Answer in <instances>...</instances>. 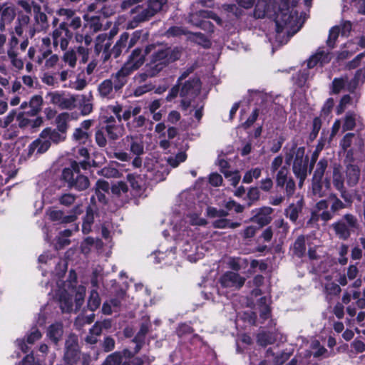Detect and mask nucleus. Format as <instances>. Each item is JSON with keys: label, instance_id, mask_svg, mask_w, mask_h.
Segmentation results:
<instances>
[{"label": "nucleus", "instance_id": "obj_1", "mask_svg": "<svg viewBox=\"0 0 365 365\" xmlns=\"http://www.w3.org/2000/svg\"><path fill=\"white\" fill-rule=\"evenodd\" d=\"M181 51L178 48H166L155 51L150 58V61L145 65V71L139 75L140 81H145L148 78L157 76L170 63L180 59Z\"/></svg>", "mask_w": 365, "mask_h": 365}, {"label": "nucleus", "instance_id": "obj_2", "mask_svg": "<svg viewBox=\"0 0 365 365\" xmlns=\"http://www.w3.org/2000/svg\"><path fill=\"white\" fill-rule=\"evenodd\" d=\"M81 168L87 170L90 168V161L87 159L79 163L73 160L69 167L62 170L60 180L64 187L78 192L84 191L89 187V178L81 173Z\"/></svg>", "mask_w": 365, "mask_h": 365}, {"label": "nucleus", "instance_id": "obj_3", "mask_svg": "<svg viewBox=\"0 0 365 365\" xmlns=\"http://www.w3.org/2000/svg\"><path fill=\"white\" fill-rule=\"evenodd\" d=\"M284 150H285V161L287 165L291 164L294 159L292 170L297 178L299 179L301 186L307 175L308 159L304 156L305 149L304 147L297 148V143L292 142L287 144Z\"/></svg>", "mask_w": 365, "mask_h": 365}, {"label": "nucleus", "instance_id": "obj_4", "mask_svg": "<svg viewBox=\"0 0 365 365\" xmlns=\"http://www.w3.org/2000/svg\"><path fill=\"white\" fill-rule=\"evenodd\" d=\"M277 39L285 36H292L297 33L302 25L298 26V14L289 9L281 10L275 17Z\"/></svg>", "mask_w": 365, "mask_h": 365}, {"label": "nucleus", "instance_id": "obj_5", "mask_svg": "<svg viewBox=\"0 0 365 365\" xmlns=\"http://www.w3.org/2000/svg\"><path fill=\"white\" fill-rule=\"evenodd\" d=\"M81 26V19L79 16H76L68 21L61 23L59 27L53 31V43L57 44L60 42L61 48L66 50L68 48L69 41L73 38V33L68 29V27L76 30Z\"/></svg>", "mask_w": 365, "mask_h": 365}, {"label": "nucleus", "instance_id": "obj_6", "mask_svg": "<svg viewBox=\"0 0 365 365\" xmlns=\"http://www.w3.org/2000/svg\"><path fill=\"white\" fill-rule=\"evenodd\" d=\"M336 235L341 240H347L351 232L357 230L359 224L357 218L351 214H346L343 217L332 224Z\"/></svg>", "mask_w": 365, "mask_h": 365}, {"label": "nucleus", "instance_id": "obj_7", "mask_svg": "<svg viewBox=\"0 0 365 365\" xmlns=\"http://www.w3.org/2000/svg\"><path fill=\"white\" fill-rule=\"evenodd\" d=\"M81 356L78 339L76 335L71 334L65 341L63 360L66 365L76 364Z\"/></svg>", "mask_w": 365, "mask_h": 365}, {"label": "nucleus", "instance_id": "obj_8", "mask_svg": "<svg viewBox=\"0 0 365 365\" xmlns=\"http://www.w3.org/2000/svg\"><path fill=\"white\" fill-rule=\"evenodd\" d=\"M365 78V71L359 70L356 72L354 78L349 81L346 76L334 78L332 81V93L337 94L341 92L345 87L347 91L352 92L356 88L359 82H363Z\"/></svg>", "mask_w": 365, "mask_h": 365}, {"label": "nucleus", "instance_id": "obj_9", "mask_svg": "<svg viewBox=\"0 0 365 365\" xmlns=\"http://www.w3.org/2000/svg\"><path fill=\"white\" fill-rule=\"evenodd\" d=\"M83 212L81 205H75L69 212L68 215H65L63 210H53L48 213L49 219L52 222H58L60 224H68L74 222L78 216Z\"/></svg>", "mask_w": 365, "mask_h": 365}, {"label": "nucleus", "instance_id": "obj_10", "mask_svg": "<svg viewBox=\"0 0 365 365\" xmlns=\"http://www.w3.org/2000/svg\"><path fill=\"white\" fill-rule=\"evenodd\" d=\"M218 282L222 288L240 289L244 285L245 279L237 272L227 271L220 276Z\"/></svg>", "mask_w": 365, "mask_h": 365}, {"label": "nucleus", "instance_id": "obj_11", "mask_svg": "<svg viewBox=\"0 0 365 365\" xmlns=\"http://www.w3.org/2000/svg\"><path fill=\"white\" fill-rule=\"evenodd\" d=\"M150 53V48L147 46L144 51L140 47L135 48L129 55L124 65L128 66L132 71L138 69L145 62V56Z\"/></svg>", "mask_w": 365, "mask_h": 365}, {"label": "nucleus", "instance_id": "obj_12", "mask_svg": "<svg viewBox=\"0 0 365 365\" xmlns=\"http://www.w3.org/2000/svg\"><path fill=\"white\" fill-rule=\"evenodd\" d=\"M91 202L93 205H89L86 207V214L83 217L82 232L85 235L89 234L91 232L95 216L98 215L95 196H91Z\"/></svg>", "mask_w": 365, "mask_h": 365}, {"label": "nucleus", "instance_id": "obj_13", "mask_svg": "<svg viewBox=\"0 0 365 365\" xmlns=\"http://www.w3.org/2000/svg\"><path fill=\"white\" fill-rule=\"evenodd\" d=\"M132 20L130 22L131 27H135L139 24L149 21L153 15L146 6L137 5L131 9Z\"/></svg>", "mask_w": 365, "mask_h": 365}, {"label": "nucleus", "instance_id": "obj_14", "mask_svg": "<svg viewBox=\"0 0 365 365\" xmlns=\"http://www.w3.org/2000/svg\"><path fill=\"white\" fill-rule=\"evenodd\" d=\"M24 113L19 112L16 115L18 126L21 129L29 128L32 132L41 127L43 123V118L37 116L32 119L25 115Z\"/></svg>", "mask_w": 365, "mask_h": 365}, {"label": "nucleus", "instance_id": "obj_15", "mask_svg": "<svg viewBox=\"0 0 365 365\" xmlns=\"http://www.w3.org/2000/svg\"><path fill=\"white\" fill-rule=\"evenodd\" d=\"M332 58L331 53L324 48H319L307 61V67L312 68L319 65L321 66L328 63Z\"/></svg>", "mask_w": 365, "mask_h": 365}, {"label": "nucleus", "instance_id": "obj_16", "mask_svg": "<svg viewBox=\"0 0 365 365\" xmlns=\"http://www.w3.org/2000/svg\"><path fill=\"white\" fill-rule=\"evenodd\" d=\"M341 146L344 150L350 148L348 153L353 154L354 152L361 151L364 146L363 140L357 135L347 133L341 141Z\"/></svg>", "mask_w": 365, "mask_h": 365}, {"label": "nucleus", "instance_id": "obj_17", "mask_svg": "<svg viewBox=\"0 0 365 365\" xmlns=\"http://www.w3.org/2000/svg\"><path fill=\"white\" fill-rule=\"evenodd\" d=\"M133 72L132 68L123 65L115 74H112L110 79L113 81L115 91L118 92L123 88L128 82V76Z\"/></svg>", "mask_w": 365, "mask_h": 365}, {"label": "nucleus", "instance_id": "obj_18", "mask_svg": "<svg viewBox=\"0 0 365 365\" xmlns=\"http://www.w3.org/2000/svg\"><path fill=\"white\" fill-rule=\"evenodd\" d=\"M16 15V8L12 4H0V29H4L6 24L11 23Z\"/></svg>", "mask_w": 365, "mask_h": 365}, {"label": "nucleus", "instance_id": "obj_19", "mask_svg": "<svg viewBox=\"0 0 365 365\" xmlns=\"http://www.w3.org/2000/svg\"><path fill=\"white\" fill-rule=\"evenodd\" d=\"M273 209L270 207H262L255 210V214L252 217V221L263 227L268 225L272 221V214Z\"/></svg>", "mask_w": 365, "mask_h": 365}, {"label": "nucleus", "instance_id": "obj_20", "mask_svg": "<svg viewBox=\"0 0 365 365\" xmlns=\"http://www.w3.org/2000/svg\"><path fill=\"white\" fill-rule=\"evenodd\" d=\"M129 34L123 32L119 37L115 44L112 48L110 55L116 58L120 56L122 53H127L130 48H128Z\"/></svg>", "mask_w": 365, "mask_h": 365}, {"label": "nucleus", "instance_id": "obj_21", "mask_svg": "<svg viewBox=\"0 0 365 365\" xmlns=\"http://www.w3.org/2000/svg\"><path fill=\"white\" fill-rule=\"evenodd\" d=\"M200 80L198 78H190L188 80L182 83L180 86V96L185 98L190 94L195 93V89L200 86Z\"/></svg>", "mask_w": 365, "mask_h": 365}, {"label": "nucleus", "instance_id": "obj_22", "mask_svg": "<svg viewBox=\"0 0 365 365\" xmlns=\"http://www.w3.org/2000/svg\"><path fill=\"white\" fill-rule=\"evenodd\" d=\"M63 334V324L61 322H56L48 327L47 336L55 345H58L61 340Z\"/></svg>", "mask_w": 365, "mask_h": 365}, {"label": "nucleus", "instance_id": "obj_23", "mask_svg": "<svg viewBox=\"0 0 365 365\" xmlns=\"http://www.w3.org/2000/svg\"><path fill=\"white\" fill-rule=\"evenodd\" d=\"M123 141H126L130 147V151L133 155H140L144 153V145L143 142L136 136H127Z\"/></svg>", "mask_w": 365, "mask_h": 365}, {"label": "nucleus", "instance_id": "obj_24", "mask_svg": "<svg viewBox=\"0 0 365 365\" xmlns=\"http://www.w3.org/2000/svg\"><path fill=\"white\" fill-rule=\"evenodd\" d=\"M251 345V336L248 334H242L236 341V349L237 353H246L249 360L251 361V352L246 346Z\"/></svg>", "mask_w": 365, "mask_h": 365}, {"label": "nucleus", "instance_id": "obj_25", "mask_svg": "<svg viewBox=\"0 0 365 365\" xmlns=\"http://www.w3.org/2000/svg\"><path fill=\"white\" fill-rule=\"evenodd\" d=\"M303 207V200H299L296 203L290 204L287 208L285 209V215L292 222H295L298 219L299 213L302 212Z\"/></svg>", "mask_w": 365, "mask_h": 365}, {"label": "nucleus", "instance_id": "obj_26", "mask_svg": "<svg viewBox=\"0 0 365 365\" xmlns=\"http://www.w3.org/2000/svg\"><path fill=\"white\" fill-rule=\"evenodd\" d=\"M346 182L349 186H355L360 178V170L355 165H349L346 170Z\"/></svg>", "mask_w": 365, "mask_h": 365}, {"label": "nucleus", "instance_id": "obj_27", "mask_svg": "<svg viewBox=\"0 0 365 365\" xmlns=\"http://www.w3.org/2000/svg\"><path fill=\"white\" fill-rule=\"evenodd\" d=\"M272 0H258L254 11V16L263 18L269 12Z\"/></svg>", "mask_w": 365, "mask_h": 365}, {"label": "nucleus", "instance_id": "obj_28", "mask_svg": "<svg viewBox=\"0 0 365 365\" xmlns=\"http://www.w3.org/2000/svg\"><path fill=\"white\" fill-rule=\"evenodd\" d=\"M114 86L112 79H106L103 81L98 88L99 94L103 98H111L113 97V91Z\"/></svg>", "mask_w": 365, "mask_h": 365}, {"label": "nucleus", "instance_id": "obj_29", "mask_svg": "<svg viewBox=\"0 0 365 365\" xmlns=\"http://www.w3.org/2000/svg\"><path fill=\"white\" fill-rule=\"evenodd\" d=\"M196 13L192 14L190 16V21L195 24L196 26L207 31L208 32L212 33L214 32V25L212 22L209 21V19H202L199 18L197 16H195Z\"/></svg>", "mask_w": 365, "mask_h": 365}, {"label": "nucleus", "instance_id": "obj_30", "mask_svg": "<svg viewBox=\"0 0 365 365\" xmlns=\"http://www.w3.org/2000/svg\"><path fill=\"white\" fill-rule=\"evenodd\" d=\"M357 123H360L359 115L354 112L346 113L343 124L344 130H353Z\"/></svg>", "mask_w": 365, "mask_h": 365}, {"label": "nucleus", "instance_id": "obj_31", "mask_svg": "<svg viewBox=\"0 0 365 365\" xmlns=\"http://www.w3.org/2000/svg\"><path fill=\"white\" fill-rule=\"evenodd\" d=\"M190 39L205 48H209L212 45L210 39L204 34L200 32H190Z\"/></svg>", "mask_w": 365, "mask_h": 365}, {"label": "nucleus", "instance_id": "obj_32", "mask_svg": "<svg viewBox=\"0 0 365 365\" xmlns=\"http://www.w3.org/2000/svg\"><path fill=\"white\" fill-rule=\"evenodd\" d=\"M270 299L267 297H261L257 303V309H259L260 317L265 320L270 314L269 308Z\"/></svg>", "mask_w": 365, "mask_h": 365}, {"label": "nucleus", "instance_id": "obj_33", "mask_svg": "<svg viewBox=\"0 0 365 365\" xmlns=\"http://www.w3.org/2000/svg\"><path fill=\"white\" fill-rule=\"evenodd\" d=\"M330 188V182L327 180L323 185L321 180H314L312 183V190L314 195L323 197L327 195V191Z\"/></svg>", "mask_w": 365, "mask_h": 365}, {"label": "nucleus", "instance_id": "obj_34", "mask_svg": "<svg viewBox=\"0 0 365 365\" xmlns=\"http://www.w3.org/2000/svg\"><path fill=\"white\" fill-rule=\"evenodd\" d=\"M240 223L237 222H231L230 220L221 217L220 219L216 220L212 222V226L214 228L217 229H225V228H232L235 229L240 226Z\"/></svg>", "mask_w": 365, "mask_h": 365}, {"label": "nucleus", "instance_id": "obj_35", "mask_svg": "<svg viewBox=\"0 0 365 365\" xmlns=\"http://www.w3.org/2000/svg\"><path fill=\"white\" fill-rule=\"evenodd\" d=\"M358 273L359 269L356 265H349L347 269L346 275L341 276L338 279V282L340 285L345 286L347 284V278L349 280L355 279L358 275Z\"/></svg>", "mask_w": 365, "mask_h": 365}, {"label": "nucleus", "instance_id": "obj_36", "mask_svg": "<svg viewBox=\"0 0 365 365\" xmlns=\"http://www.w3.org/2000/svg\"><path fill=\"white\" fill-rule=\"evenodd\" d=\"M101 300L99 296L98 292L96 289H93L91 291L87 307L88 308L92 311H96L101 305Z\"/></svg>", "mask_w": 365, "mask_h": 365}, {"label": "nucleus", "instance_id": "obj_37", "mask_svg": "<svg viewBox=\"0 0 365 365\" xmlns=\"http://www.w3.org/2000/svg\"><path fill=\"white\" fill-rule=\"evenodd\" d=\"M237 326L242 329H246L251 327V312H244L242 314L239 313L236 320Z\"/></svg>", "mask_w": 365, "mask_h": 365}, {"label": "nucleus", "instance_id": "obj_38", "mask_svg": "<svg viewBox=\"0 0 365 365\" xmlns=\"http://www.w3.org/2000/svg\"><path fill=\"white\" fill-rule=\"evenodd\" d=\"M168 0H148L146 7L153 16L162 10L163 6L166 4Z\"/></svg>", "mask_w": 365, "mask_h": 365}, {"label": "nucleus", "instance_id": "obj_39", "mask_svg": "<svg viewBox=\"0 0 365 365\" xmlns=\"http://www.w3.org/2000/svg\"><path fill=\"white\" fill-rule=\"evenodd\" d=\"M69 115L67 113H60L56 118L57 129L59 132L64 133L68 128V120Z\"/></svg>", "mask_w": 365, "mask_h": 365}, {"label": "nucleus", "instance_id": "obj_40", "mask_svg": "<svg viewBox=\"0 0 365 365\" xmlns=\"http://www.w3.org/2000/svg\"><path fill=\"white\" fill-rule=\"evenodd\" d=\"M328 166V160L327 159H321L317 164L316 170L314 173V180H322L324 172Z\"/></svg>", "mask_w": 365, "mask_h": 365}, {"label": "nucleus", "instance_id": "obj_41", "mask_svg": "<svg viewBox=\"0 0 365 365\" xmlns=\"http://www.w3.org/2000/svg\"><path fill=\"white\" fill-rule=\"evenodd\" d=\"M199 18L209 19L214 20L218 25H222V20L221 18L212 11L200 10L196 11V15Z\"/></svg>", "mask_w": 365, "mask_h": 365}, {"label": "nucleus", "instance_id": "obj_42", "mask_svg": "<svg viewBox=\"0 0 365 365\" xmlns=\"http://www.w3.org/2000/svg\"><path fill=\"white\" fill-rule=\"evenodd\" d=\"M89 27V29L93 32H97L101 29L102 24L100 18L96 16H91L89 19H86V23L84 25V29Z\"/></svg>", "mask_w": 365, "mask_h": 365}, {"label": "nucleus", "instance_id": "obj_43", "mask_svg": "<svg viewBox=\"0 0 365 365\" xmlns=\"http://www.w3.org/2000/svg\"><path fill=\"white\" fill-rule=\"evenodd\" d=\"M333 184L337 190H341L344 186V177L338 167L333 169Z\"/></svg>", "mask_w": 365, "mask_h": 365}, {"label": "nucleus", "instance_id": "obj_44", "mask_svg": "<svg viewBox=\"0 0 365 365\" xmlns=\"http://www.w3.org/2000/svg\"><path fill=\"white\" fill-rule=\"evenodd\" d=\"M257 343L262 346L273 344L275 338L272 333L262 332L257 335Z\"/></svg>", "mask_w": 365, "mask_h": 365}, {"label": "nucleus", "instance_id": "obj_45", "mask_svg": "<svg viewBox=\"0 0 365 365\" xmlns=\"http://www.w3.org/2000/svg\"><path fill=\"white\" fill-rule=\"evenodd\" d=\"M306 250L305 239L304 236H299L294 244V252L298 257L304 255Z\"/></svg>", "mask_w": 365, "mask_h": 365}, {"label": "nucleus", "instance_id": "obj_46", "mask_svg": "<svg viewBox=\"0 0 365 365\" xmlns=\"http://www.w3.org/2000/svg\"><path fill=\"white\" fill-rule=\"evenodd\" d=\"M60 307L63 312L70 313L73 309L71 299L66 294H61L59 298Z\"/></svg>", "mask_w": 365, "mask_h": 365}, {"label": "nucleus", "instance_id": "obj_47", "mask_svg": "<svg viewBox=\"0 0 365 365\" xmlns=\"http://www.w3.org/2000/svg\"><path fill=\"white\" fill-rule=\"evenodd\" d=\"M340 27L338 26L332 27L329 31V34L327 43L330 49L334 47L335 42L340 34Z\"/></svg>", "mask_w": 365, "mask_h": 365}, {"label": "nucleus", "instance_id": "obj_48", "mask_svg": "<svg viewBox=\"0 0 365 365\" xmlns=\"http://www.w3.org/2000/svg\"><path fill=\"white\" fill-rule=\"evenodd\" d=\"M89 134L87 131L82 130V128H77L73 133V138L80 143H86L89 138Z\"/></svg>", "mask_w": 365, "mask_h": 365}, {"label": "nucleus", "instance_id": "obj_49", "mask_svg": "<svg viewBox=\"0 0 365 365\" xmlns=\"http://www.w3.org/2000/svg\"><path fill=\"white\" fill-rule=\"evenodd\" d=\"M7 55L15 68L19 70L24 68V61L21 58H17V53L13 48H10L7 51Z\"/></svg>", "mask_w": 365, "mask_h": 365}, {"label": "nucleus", "instance_id": "obj_50", "mask_svg": "<svg viewBox=\"0 0 365 365\" xmlns=\"http://www.w3.org/2000/svg\"><path fill=\"white\" fill-rule=\"evenodd\" d=\"M207 216L210 218L215 217H225L229 215L227 210L220 209L217 210L214 207H207L206 210Z\"/></svg>", "mask_w": 365, "mask_h": 365}, {"label": "nucleus", "instance_id": "obj_51", "mask_svg": "<svg viewBox=\"0 0 365 365\" xmlns=\"http://www.w3.org/2000/svg\"><path fill=\"white\" fill-rule=\"evenodd\" d=\"M127 180L133 190L138 193L141 192L142 187L140 182L139 176H135L133 174H128L127 175Z\"/></svg>", "mask_w": 365, "mask_h": 365}, {"label": "nucleus", "instance_id": "obj_52", "mask_svg": "<svg viewBox=\"0 0 365 365\" xmlns=\"http://www.w3.org/2000/svg\"><path fill=\"white\" fill-rule=\"evenodd\" d=\"M289 173V169L286 166H283L279 170L277 175V185L279 187H283L287 180V175Z\"/></svg>", "mask_w": 365, "mask_h": 365}, {"label": "nucleus", "instance_id": "obj_53", "mask_svg": "<svg viewBox=\"0 0 365 365\" xmlns=\"http://www.w3.org/2000/svg\"><path fill=\"white\" fill-rule=\"evenodd\" d=\"M42 336L41 332L36 327H32L30 333L26 335V342L29 344H33L36 341L40 339Z\"/></svg>", "mask_w": 365, "mask_h": 365}, {"label": "nucleus", "instance_id": "obj_54", "mask_svg": "<svg viewBox=\"0 0 365 365\" xmlns=\"http://www.w3.org/2000/svg\"><path fill=\"white\" fill-rule=\"evenodd\" d=\"M76 199V196L71 193H64L58 198V202L61 205L64 206H71L73 205Z\"/></svg>", "mask_w": 365, "mask_h": 365}, {"label": "nucleus", "instance_id": "obj_55", "mask_svg": "<svg viewBox=\"0 0 365 365\" xmlns=\"http://www.w3.org/2000/svg\"><path fill=\"white\" fill-rule=\"evenodd\" d=\"M104 132L105 130L102 127L98 129L95 133L96 143L101 148H104L107 145V140Z\"/></svg>", "mask_w": 365, "mask_h": 365}, {"label": "nucleus", "instance_id": "obj_56", "mask_svg": "<svg viewBox=\"0 0 365 365\" xmlns=\"http://www.w3.org/2000/svg\"><path fill=\"white\" fill-rule=\"evenodd\" d=\"M195 329L187 323H181L177 328L176 332L178 336L181 337L186 334L193 333Z\"/></svg>", "mask_w": 365, "mask_h": 365}, {"label": "nucleus", "instance_id": "obj_57", "mask_svg": "<svg viewBox=\"0 0 365 365\" xmlns=\"http://www.w3.org/2000/svg\"><path fill=\"white\" fill-rule=\"evenodd\" d=\"M329 198L333 200V202L331 205V210L332 212H336L339 210L345 208V204L339 200L336 195L331 194L329 195Z\"/></svg>", "mask_w": 365, "mask_h": 365}, {"label": "nucleus", "instance_id": "obj_58", "mask_svg": "<svg viewBox=\"0 0 365 365\" xmlns=\"http://www.w3.org/2000/svg\"><path fill=\"white\" fill-rule=\"evenodd\" d=\"M121 359V355L115 352L108 356L103 365H120Z\"/></svg>", "mask_w": 365, "mask_h": 365}, {"label": "nucleus", "instance_id": "obj_59", "mask_svg": "<svg viewBox=\"0 0 365 365\" xmlns=\"http://www.w3.org/2000/svg\"><path fill=\"white\" fill-rule=\"evenodd\" d=\"M43 103V100L41 96L35 95L32 96L29 102V106L31 108L38 110V112L41 110V107Z\"/></svg>", "mask_w": 365, "mask_h": 365}, {"label": "nucleus", "instance_id": "obj_60", "mask_svg": "<svg viewBox=\"0 0 365 365\" xmlns=\"http://www.w3.org/2000/svg\"><path fill=\"white\" fill-rule=\"evenodd\" d=\"M76 98L71 96L68 98L64 96L62 98L59 108L61 109L71 110L75 107Z\"/></svg>", "mask_w": 365, "mask_h": 365}, {"label": "nucleus", "instance_id": "obj_61", "mask_svg": "<svg viewBox=\"0 0 365 365\" xmlns=\"http://www.w3.org/2000/svg\"><path fill=\"white\" fill-rule=\"evenodd\" d=\"M103 128L107 133L108 136L110 140H115L119 138V135L118 133L119 128L118 126L106 125L105 126H103Z\"/></svg>", "mask_w": 365, "mask_h": 365}, {"label": "nucleus", "instance_id": "obj_62", "mask_svg": "<svg viewBox=\"0 0 365 365\" xmlns=\"http://www.w3.org/2000/svg\"><path fill=\"white\" fill-rule=\"evenodd\" d=\"M225 207L227 209V212L229 210H234L237 213H240L242 212L244 210V207L240 204L236 202L233 200H230L229 201H227L225 203Z\"/></svg>", "mask_w": 365, "mask_h": 365}, {"label": "nucleus", "instance_id": "obj_63", "mask_svg": "<svg viewBox=\"0 0 365 365\" xmlns=\"http://www.w3.org/2000/svg\"><path fill=\"white\" fill-rule=\"evenodd\" d=\"M102 348L105 352H109L115 348V340L111 336L105 337L103 343Z\"/></svg>", "mask_w": 365, "mask_h": 365}, {"label": "nucleus", "instance_id": "obj_64", "mask_svg": "<svg viewBox=\"0 0 365 365\" xmlns=\"http://www.w3.org/2000/svg\"><path fill=\"white\" fill-rule=\"evenodd\" d=\"M21 365H41L38 361H36L33 353L26 355L21 361Z\"/></svg>", "mask_w": 365, "mask_h": 365}]
</instances>
